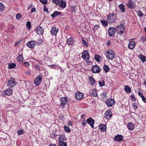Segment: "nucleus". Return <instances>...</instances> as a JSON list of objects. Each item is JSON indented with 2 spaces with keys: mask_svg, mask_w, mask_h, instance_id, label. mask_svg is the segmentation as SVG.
<instances>
[{
  "mask_svg": "<svg viewBox=\"0 0 146 146\" xmlns=\"http://www.w3.org/2000/svg\"><path fill=\"white\" fill-rule=\"evenodd\" d=\"M36 42L34 41H31L27 42V45L30 48H34Z\"/></svg>",
  "mask_w": 146,
  "mask_h": 146,
  "instance_id": "16",
  "label": "nucleus"
},
{
  "mask_svg": "<svg viewBox=\"0 0 146 146\" xmlns=\"http://www.w3.org/2000/svg\"><path fill=\"white\" fill-rule=\"evenodd\" d=\"M99 129L102 132H104L106 130V125L105 124H101L99 126Z\"/></svg>",
  "mask_w": 146,
  "mask_h": 146,
  "instance_id": "20",
  "label": "nucleus"
},
{
  "mask_svg": "<svg viewBox=\"0 0 146 146\" xmlns=\"http://www.w3.org/2000/svg\"><path fill=\"white\" fill-rule=\"evenodd\" d=\"M124 90L128 93H130L131 92V89L128 86H125Z\"/></svg>",
  "mask_w": 146,
  "mask_h": 146,
  "instance_id": "28",
  "label": "nucleus"
},
{
  "mask_svg": "<svg viewBox=\"0 0 146 146\" xmlns=\"http://www.w3.org/2000/svg\"><path fill=\"white\" fill-rule=\"evenodd\" d=\"M82 44L83 45H84L86 46H87L88 44H87V42H86V41L83 38L82 39Z\"/></svg>",
  "mask_w": 146,
  "mask_h": 146,
  "instance_id": "41",
  "label": "nucleus"
},
{
  "mask_svg": "<svg viewBox=\"0 0 146 146\" xmlns=\"http://www.w3.org/2000/svg\"><path fill=\"white\" fill-rule=\"evenodd\" d=\"M60 105L64 106L67 103V100L66 97H62L60 98Z\"/></svg>",
  "mask_w": 146,
  "mask_h": 146,
  "instance_id": "12",
  "label": "nucleus"
},
{
  "mask_svg": "<svg viewBox=\"0 0 146 146\" xmlns=\"http://www.w3.org/2000/svg\"><path fill=\"white\" fill-rule=\"evenodd\" d=\"M125 5L122 4L119 5V7L123 13L125 11Z\"/></svg>",
  "mask_w": 146,
  "mask_h": 146,
  "instance_id": "26",
  "label": "nucleus"
},
{
  "mask_svg": "<svg viewBox=\"0 0 146 146\" xmlns=\"http://www.w3.org/2000/svg\"><path fill=\"white\" fill-rule=\"evenodd\" d=\"M26 74L28 75H30L31 74V72L29 71H26L25 72Z\"/></svg>",
  "mask_w": 146,
  "mask_h": 146,
  "instance_id": "60",
  "label": "nucleus"
},
{
  "mask_svg": "<svg viewBox=\"0 0 146 146\" xmlns=\"http://www.w3.org/2000/svg\"><path fill=\"white\" fill-rule=\"evenodd\" d=\"M103 68L106 72H107L109 71L110 70V68L109 67L106 65H104L103 67Z\"/></svg>",
  "mask_w": 146,
  "mask_h": 146,
  "instance_id": "31",
  "label": "nucleus"
},
{
  "mask_svg": "<svg viewBox=\"0 0 146 146\" xmlns=\"http://www.w3.org/2000/svg\"><path fill=\"white\" fill-rule=\"evenodd\" d=\"M81 123L82 124V125H83L84 126H86V122H85L84 121H81Z\"/></svg>",
  "mask_w": 146,
  "mask_h": 146,
  "instance_id": "53",
  "label": "nucleus"
},
{
  "mask_svg": "<svg viewBox=\"0 0 146 146\" xmlns=\"http://www.w3.org/2000/svg\"><path fill=\"white\" fill-rule=\"evenodd\" d=\"M82 57L84 59L88 60L90 58L89 52L87 50H84L82 53Z\"/></svg>",
  "mask_w": 146,
  "mask_h": 146,
  "instance_id": "4",
  "label": "nucleus"
},
{
  "mask_svg": "<svg viewBox=\"0 0 146 146\" xmlns=\"http://www.w3.org/2000/svg\"><path fill=\"white\" fill-rule=\"evenodd\" d=\"M127 7L131 9H133L135 7L136 4L135 1L129 0L126 4Z\"/></svg>",
  "mask_w": 146,
  "mask_h": 146,
  "instance_id": "2",
  "label": "nucleus"
},
{
  "mask_svg": "<svg viewBox=\"0 0 146 146\" xmlns=\"http://www.w3.org/2000/svg\"><path fill=\"white\" fill-rule=\"evenodd\" d=\"M127 127L129 129L132 130L134 128V125L132 123L129 122L127 124Z\"/></svg>",
  "mask_w": 146,
  "mask_h": 146,
  "instance_id": "21",
  "label": "nucleus"
},
{
  "mask_svg": "<svg viewBox=\"0 0 146 146\" xmlns=\"http://www.w3.org/2000/svg\"><path fill=\"white\" fill-rule=\"evenodd\" d=\"M90 95L92 97H96L97 96V90L96 89L93 88L90 92Z\"/></svg>",
  "mask_w": 146,
  "mask_h": 146,
  "instance_id": "15",
  "label": "nucleus"
},
{
  "mask_svg": "<svg viewBox=\"0 0 146 146\" xmlns=\"http://www.w3.org/2000/svg\"><path fill=\"white\" fill-rule=\"evenodd\" d=\"M115 18H112L111 19H107V20L110 23H112L115 22Z\"/></svg>",
  "mask_w": 146,
  "mask_h": 146,
  "instance_id": "33",
  "label": "nucleus"
},
{
  "mask_svg": "<svg viewBox=\"0 0 146 146\" xmlns=\"http://www.w3.org/2000/svg\"><path fill=\"white\" fill-rule=\"evenodd\" d=\"M115 55V53L111 50H109L106 53V58L108 60H112L113 59Z\"/></svg>",
  "mask_w": 146,
  "mask_h": 146,
  "instance_id": "1",
  "label": "nucleus"
},
{
  "mask_svg": "<svg viewBox=\"0 0 146 146\" xmlns=\"http://www.w3.org/2000/svg\"><path fill=\"white\" fill-rule=\"evenodd\" d=\"M35 67L37 70H40V66L37 64L35 65Z\"/></svg>",
  "mask_w": 146,
  "mask_h": 146,
  "instance_id": "50",
  "label": "nucleus"
},
{
  "mask_svg": "<svg viewBox=\"0 0 146 146\" xmlns=\"http://www.w3.org/2000/svg\"><path fill=\"white\" fill-rule=\"evenodd\" d=\"M36 31L37 34L40 35L43 34L44 29L42 27L38 26L36 29Z\"/></svg>",
  "mask_w": 146,
  "mask_h": 146,
  "instance_id": "10",
  "label": "nucleus"
},
{
  "mask_svg": "<svg viewBox=\"0 0 146 146\" xmlns=\"http://www.w3.org/2000/svg\"><path fill=\"white\" fill-rule=\"evenodd\" d=\"M48 0H39L43 4L45 5L47 3Z\"/></svg>",
  "mask_w": 146,
  "mask_h": 146,
  "instance_id": "44",
  "label": "nucleus"
},
{
  "mask_svg": "<svg viewBox=\"0 0 146 146\" xmlns=\"http://www.w3.org/2000/svg\"><path fill=\"white\" fill-rule=\"evenodd\" d=\"M135 45V42L133 41H129L128 45V48L130 49H133Z\"/></svg>",
  "mask_w": 146,
  "mask_h": 146,
  "instance_id": "19",
  "label": "nucleus"
},
{
  "mask_svg": "<svg viewBox=\"0 0 146 146\" xmlns=\"http://www.w3.org/2000/svg\"><path fill=\"white\" fill-rule=\"evenodd\" d=\"M67 42L68 44V45H72L74 44V39L73 38H70L67 39Z\"/></svg>",
  "mask_w": 146,
  "mask_h": 146,
  "instance_id": "22",
  "label": "nucleus"
},
{
  "mask_svg": "<svg viewBox=\"0 0 146 146\" xmlns=\"http://www.w3.org/2000/svg\"><path fill=\"white\" fill-rule=\"evenodd\" d=\"M125 31H118V34L120 35H122L123 32H124Z\"/></svg>",
  "mask_w": 146,
  "mask_h": 146,
  "instance_id": "55",
  "label": "nucleus"
},
{
  "mask_svg": "<svg viewBox=\"0 0 146 146\" xmlns=\"http://www.w3.org/2000/svg\"><path fill=\"white\" fill-rule=\"evenodd\" d=\"M58 146H67V144L66 143L61 141L59 143Z\"/></svg>",
  "mask_w": 146,
  "mask_h": 146,
  "instance_id": "32",
  "label": "nucleus"
},
{
  "mask_svg": "<svg viewBox=\"0 0 146 146\" xmlns=\"http://www.w3.org/2000/svg\"><path fill=\"white\" fill-rule=\"evenodd\" d=\"M23 59V56L22 55H19L17 58V60L19 61H22Z\"/></svg>",
  "mask_w": 146,
  "mask_h": 146,
  "instance_id": "39",
  "label": "nucleus"
},
{
  "mask_svg": "<svg viewBox=\"0 0 146 146\" xmlns=\"http://www.w3.org/2000/svg\"><path fill=\"white\" fill-rule=\"evenodd\" d=\"M61 14V13L60 12L58 11H54L53 13L51 15V16L52 17H54L56 16L60 15Z\"/></svg>",
  "mask_w": 146,
  "mask_h": 146,
  "instance_id": "29",
  "label": "nucleus"
},
{
  "mask_svg": "<svg viewBox=\"0 0 146 146\" xmlns=\"http://www.w3.org/2000/svg\"><path fill=\"white\" fill-rule=\"evenodd\" d=\"M31 27V23L30 21H28L27 23V27L28 29H30Z\"/></svg>",
  "mask_w": 146,
  "mask_h": 146,
  "instance_id": "43",
  "label": "nucleus"
},
{
  "mask_svg": "<svg viewBox=\"0 0 146 146\" xmlns=\"http://www.w3.org/2000/svg\"><path fill=\"white\" fill-rule=\"evenodd\" d=\"M99 84L100 86H102L105 85L104 81L102 80L99 82Z\"/></svg>",
  "mask_w": 146,
  "mask_h": 146,
  "instance_id": "42",
  "label": "nucleus"
},
{
  "mask_svg": "<svg viewBox=\"0 0 146 146\" xmlns=\"http://www.w3.org/2000/svg\"><path fill=\"white\" fill-rule=\"evenodd\" d=\"M111 42L110 40H109L107 42V45H109L110 44Z\"/></svg>",
  "mask_w": 146,
  "mask_h": 146,
  "instance_id": "62",
  "label": "nucleus"
},
{
  "mask_svg": "<svg viewBox=\"0 0 146 146\" xmlns=\"http://www.w3.org/2000/svg\"><path fill=\"white\" fill-rule=\"evenodd\" d=\"M118 31H125V27L124 25L123 24H121L119 26H117Z\"/></svg>",
  "mask_w": 146,
  "mask_h": 146,
  "instance_id": "24",
  "label": "nucleus"
},
{
  "mask_svg": "<svg viewBox=\"0 0 146 146\" xmlns=\"http://www.w3.org/2000/svg\"><path fill=\"white\" fill-rule=\"evenodd\" d=\"M13 90L12 89L10 88H8L6 89L4 91V94L7 95H11L12 94Z\"/></svg>",
  "mask_w": 146,
  "mask_h": 146,
  "instance_id": "17",
  "label": "nucleus"
},
{
  "mask_svg": "<svg viewBox=\"0 0 146 146\" xmlns=\"http://www.w3.org/2000/svg\"><path fill=\"white\" fill-rule=\"evenodd\" d=\"M42 80V77L40 75L38 76L35 80L34 84L36 86H38L41 82Z\"/></svg>",
  "mask_w": 146,
  "mask_h": 146,
  "instance_id": "5",
  "label": "nucleus"
},
{
  "mask_svg": "<svg viewBox=\"0 0 146 146\" xmlns=\"http://www.w3.org/2000/svg\"><path fill=\"white\" fill-rule=\"evenodd\" d=\"M138 57L143 62H144L146 60V57L142 54L139 55Z\"/></svg>",
  "mask_w": 146,
  "mask_h": 146,
  "instance_id": "25",
  "label": "nucleus"
},
{
  "mask_svg": "<svg viewBox=\"0 0 146 146\" xmlns=\"http://www.w3.org/2000/svg\"><path fill=\"white\" fill-rule=\"evenodd\" d=\"M115 103V100L113 98H109L106 101L107 105L108 107L112 106Z\"/></svg>",
  "mask_w": 146,
  "mask_h": 146,
  "instance_id": "3",
  "label": "nucleus"
},
{
  "mask_svg": "<svg viewBox=\"0 0 146 146\" xmlns=\"http://www.w3.org/2000/svg\"><path fill=\"white\" fill-rule=\"evenodd\" d=\"M49 146H56L54 144H50Z\"/></svg>",
  "mask_w": 146,
  "mask_h": 146,
  "instance_id": "63",
  "label": "nucleus"
},
{
  "mask_svg": "<svg viewBox=\"0 0 146 146\" xmlns=\"http://www.w3.org/2000/svg\"><path fill=\"white\" fill-rule=\"evenodd\" d=\"M114 16L113 13H110L108 15L107 20L113 18Z\"/></svg>",
  "mask_w": 146,
  "mask_h": 146,
  "instance_id": "37",
  "label": "nucleus"
},
{
  "mask_svg": "<svg viewBox=\"0 0 146 146\" xmlns=\"http://www.w3.org/2000/svg\"><path fill=\"white\" fill-rule=\"evenodd\" d=\"M90 80V83L92 85H94L96 83V82L92 77H89Z\"/></svg>",
  "mask_w": 146,
  "mask_h": 146,
  "instance_id": "30",
  "label": "nucleus"
},
{
  "mask_svg": "<svg viewBox=\"0 0 146 146\" xmlns=\"http://www.w3.org/2000/svg\"><path fill=\"white\" fill-rule=\"evenodd\" d=\"M23 65H25V66H28L29 65V62H25L23 63Z\"/></svg>",
  "mask_w": 146,
  "mask_h": 146,
  "instance_id": "56",
  "label": "nucleus"
},
{
  "mask_svg": "<svg viewBox=\"0 0 146 146\" xmlns=\"http://www.w3.org/2000/svg\"><path fill=\"white\" fill-rule=\"evenodd\" d=\"M52 2L53 3H55L56 5L59 4L60 3L59 0H53Z\"/></svg>",
  "mask_w": 146,
  "mask_h": 146,
  "instance_id": "46",
  "label": "nucleus"
},
{
  "mask_svg": "<svg viewBox=\"0 0 146 146\" xmlns=\"http://www.w3.org/2000/svg\"><path fill=\"white\" fill-rule=\"evenodd\" d=\"M123 137L121 135H117L115 137L114 141H118L119 142H120L123 140Z\"/></svg>",
  "mask_w": 146,
  "mask_h": 146,
  "instance_id": "13",
  "label": "nucleus"
},
{
  "mask_svg": "<svg viewBox=\"0 0 146 146\" xmlns=\"http://www.w3.org/2000/svg\"><path fill=\"white\" fill-rule=\"evenodd\" d=\"M108 34L109 36H113L115 33V30L113 27H110L108 30Z\"/></svg>",
  "mask_w": 146,
  "mask_h": 146,
  "instance_id": "8",
  "label": "nucleus"
},
{
  "mask_svg": "<svg viewBox=\"0 0 146 146\" xmlns=\"http://www.w3.org/2000/svg\"><path fill=\"white\" fill-rule=\"evenodd\" d=\"M104 117L106 119H110L112 116V113L111 111L108 110H107L104 114Z\"/></svg>",
  "mask_w": 146,
  "mask_h": 146,
  "instance_id": "9",
  "label": "nucleus"
},
{
  "mask_svg": "<svg viewBox=\"0 0 146 146\" xmlns=\"http://www.w3.org/2000/svg\"><path fill=\"white\" fill-rule=\"evenodd\" d=\"M133 107L135 110H136L137 108V106L135 105V103L133 105Z\"/></svg>",
  "mask_w": 146,
  "mask_h": 146,
  "instance_id": "58",
  "label": "nucleus"
},
{
  "mask_svg": "<svg viewBox=\"0 0 146 146\" xmlns=\"http://www.w3.org/2000/svg\"><path fill=\"white\" fill-rule=\"evenodd\" d=\"M21 15L19 13H17L16 16V18L17 19H19V20H20L19 19L20 17H21Z\"/></svg>",
  "mask_w": 146,
  "mask_h": 146,
  "instance_id": "48",
  "label": "nucleus"
},
{
  "mask_svg": "<svg viewBox=\"0 0 146 146\" xmlns=\"http://www.w3.org/2000/svg\"><path fill=\"white\" fill-rule=\"evenodd\" d=\"M43 11L44 12H48V10H47V9H46V6H44V8L43 9Z\"/></svg>",
  "mask_w": 146,
  "mask_h": 146,
  "instance_id": "59",
  "label": "nucleus"
},
{
  "mask_svg": "<svg viewBox=\"0 0 146 146\" xmlns=\"http://www.w3.org/2000/svg\"><path fill=\"white\" fill-rule=\"evenodd\" d=\"M58 31V29L55 27H52L51 31V33L54 35H56Z\"/></svg>",
  "mask_w": 146,
  "mask_h": 146,
  "instance_id": "18",
  "label": "nucleus"
},
{
  "mask_svg": "<svg viewBox=\"0 0 146 146\" xmlns=\"http://www.w3.org/2000/svg\"><path fill=\"white\" fill-rule=\"evenodd\" d=\"M75 97L78 100H81L83 98L84 94L80 92H77L75 94Z\"/></svg>",
  "mask_w": 146,
  "mask_h": 146,
  "instance_id": "14",
  "label": "nucleus"
},
{
  "mask_svg": "<svg viewBox=\"0 0 146 146\" xmlns=\"http://www.w3.org/2000/svg\"><path fill=\"white\" fill-rule=\"evenodd\" d=\"M5 6L3 4L0 3V12L3 11L4 9Z\"/></svg>",
  "mask_w": 146,
  "mask_h": 146,
  "instance_id": "34",
  "label": "nucleus"
},
{
  "mask_svg": "<svg viewBox=\"0 0 146 146\" xmlns=\"http://www.w3.org/2000/svg\"><path fill=\"white\" fill-rule=\"evenodd\" d=\"M86 122L87 123L89 124L92 128H94V121L92 118L90 117L87 119Z\"/></svg>",
  "mask_w": 146,
  "mask_h": 146,
  "instance_id": "11",
  "label": "nucleus"
},
{
  "mask_svg": "<svg viewBox=\"0 0 146 146\" xmlns=\"http://www.w3.org/2000/svg\"><path fill=\"white\" fill-rule=\"evenodd\" d=\"M24 133V131H23L22 129H21L20 131H17L18 134L19 135H20L23 134Z\"/></svg>",
  "mask_w": 146,
  "mask_h": 146,
  "instance_id": "49",
  "label": "nucleus"
},
{
  "mask_svg": "<svg viewBox=\"0 0 146 146\" xmlns=\"http://www.w3.org/2000/svg\"><path fill=\"white\" fill-rule=\"evenodd\" d=\"M49 67L51 68H54V69H55L56 67V66L55 64H54L53 65H50L49 66Z\"/></svg>",
  "mask_w": 146,
  "mask_h": 146,
  "instance_id": "54",
  "label": "nucleus"
},
{
  "mask_svg": "<svg viewBox=\"0 0 146 146\" xmlns=\"http://www.w3.org/2000/svg\"><path fill=\"white\" fill-rule=\"evenodd\" d=\"M64 129L66 132L67 133H69L71 131L70 129L68 127L64 126Z\"/></svg>",
  "mask_w": 146,
  "mask_h": 146,
  "instance_id": "40",
  "label": "nucleus"
},
{
  "mask_svg": "<svg viewBox=\"0 0 146 146\" xmlns=\"http://www.w3.org/2000/svg\"><path fill=\"white\" fill-rule=\"evenodd\" d=\"M141 98L142 99V101H143V102H144V103H146V99L145 98L144 96L142 98Z\"/></svg>",
  "mask_w": 146,
  "mask_h": 146,
  "instance_id": "57",
  "label": "nucleus"
},
{
  "mask_svg": "<svg viewBox=\"0 0 146 146\" xmlns=\"http://www.w3.org/2000/svg\"><path fill=\"white\" fill-rule=\"evenodd\" d=\"M95 59L97 62H101L102 60L101 56L98 55H95Z\"/></svg>",
  "mask_w": 146,
  "mask_h": 146,
  "instance_id": "27",
  "label": "nucleus"
},
{
  "mask_svg": "<svg viewBox=\"0 0 146 146\" xmlns=\"http://www.w3.org/2000/svg\"><path fill=\"white\" fill-rule=\"evenodd\" d=\"M16 84V82L13 78H11L8 81L7 86L9 87H13Z\"/></svg>",
  "mask_w": 146,
  "mask_h": 146,
  "instance_id": "7",
  "label": "nucleus"
},
{
  "mask_svg": "<svg viewBox=\"0 0 146 146\" xmlns=\"http://www.w3.org/2000/svg\"><path fill=\"white\" fill-rule=\"evenodd\" d=\"M66 2L63 0H61L60 4L59 6L62 8H64L66 7Z\"/></svg>",
  "mask_w": 146,
  "mask_h": 146,
  "instance_id": "23",
  "label": "nucleus"
},
{
  "mask_svg": "<svg viewBox=\"0 0 146 146\" xmlns=\"http://www.w3.org/2000/svg\"><path fill=\"white\" fill-rule=\"evenodd\" d=\"M141 40L143 42H144L146 41V36H143L141 38Z\"/></svg>",
  "mask_w": 146,
  "mask_h": 146,
  "instance_id": "45",
  "label": "nucleus"
},
{
  "mask_svg": "<svg viewBox=\"0 0 146 146\" xmlns=\"http://www.w3.org/2000/svg\"><path fill=\"white\" fill-rule=\"evenodd\" d=\"M72 123H73L72 122V121H68V125H71L72 124Z\"/></svg>",
  "mask_w": 146,
  "mask_h": 146,
  "instance_id": "61",
  "label": "nucleus"
},
{
  "mask_svg": "<svg viewBox=\"0 0 146 146\" xmlns=\"http://www.w3.org/2000/svg\"><path fill=\"white\" fill-rule=\"evenodd\" d=\"M92 70L93 73H98L100 72V69L98 65H96L92 66Z\"/></svg>",
  "mask_w": 146,
  "mask_h": 146,
  "instance_id": "6",
  "label": "nucleus"
},
{
  "mask_svg": "<svg viewBox=\"0 0 146 146\" xmlns=\"http://www.w3.org/2000/svg\"><path fill=\"white\" fill-rule=\"evenodd\" d=\"M131 100H132L133 101H135L136 100V99L135 97H134L133 98L131 99Z\"/></svg>",
  "mask_w": 146,
  "mask_h": 146,
  "instance_id": "64",
  "label": "nucleus"
},
{
  "mask_svg": "<svg viewBox=\"0 0 146 146\" xmlns=\"http://www.w3.org/2000/svg\"><path fill=\"white\" fill-rule=\"evenodd\" d=\"M101 22L103 25L105 27H106L108 25V22L105 20H101Z\"/></svg>",
  "mask_w": 146,
  "mask_h": 146,
  "instance_id": "36",
  "label": "nucleus"
},
{
  "mask_svg": "<svg viewBox=\"0 0 146 146\" xmlns=\"http://www.w3.org/2000/svg\"><path fill=\"white\" fill-rule=\"evenodd\" d=\"M136 12L138 14V16L139 17H141L143 16V15L142 12L141 11L139 10L136 11Z\"/></svg>",
  "mask_w": 146,
  "mask_h": 146,
  "instance_id": "38",
  "label": "nucleus"
},
{
  "mask_svg": "<svg viewBox=\"0 0 146 146\" xmlns=\"http://www.w3.org/2000/svg\"><path fill=\"white\" fill-rule=\"evenodd\" d=\"M36 9L35 7L31 9V13H32L34 12H36Z\"/></svg>",
  "mask_w": 146,
  "mask_h": 146,
  "instance_id": "51",
  "label": "nucleus"
},
{
  "mask_svg": "<svg viewBox=\"0 0 146 146\" xmlns=\"http://www.w3.org/2000/svg\"><path fill=\"white\" fill-rule=\"evenodd\" d=\"M16 65L13 63L9 64L8 65L9 68V69L13 68Z\"/></svg>",
  "mask_w": 146,
  "mask_h": 146,
  "instance_id": "35",
  "label": "nucleus"
},
{
  "mask_svg": "<svg viewBox=\"0 0 146 146\" xmlns=\"http://www.w3.org/2000/svg\"><path fill=\"white\" fill-rule=\"evenodd\" d=\"M138 95L141 98L144 96L143 94L141 92H140L139 91L137 92Z\"/></svg>",
  "mask_w": 146,
  "mask_h": 146,
  "instance_id": "52",
  "label": "nucleus"
},
{
  "mask_svg": "<svg viewBox=\"0 0 146 146\" xmlns=\"http://www.w3.org/2000/svg\"><path fill=\"white\" fill-rule=\"evenodd\" d=\"M99 27V25H96L94 26V31L97 30Z\"/></svg>",
  "mask_w": 146,
  "mask_h": 146,
  "instance_id": "47",
  "label": "nucleus"
}]
</instances>
